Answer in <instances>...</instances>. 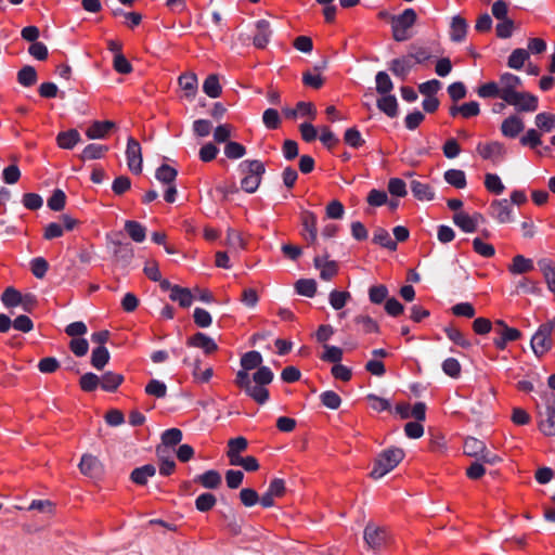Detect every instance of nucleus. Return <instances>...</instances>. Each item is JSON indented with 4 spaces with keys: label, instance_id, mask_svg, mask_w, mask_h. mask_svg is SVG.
Returning a JSON list of instances; mask_svg holds the SVG:
<instances>
[{
    "label": "nucleus",
    "instance_id": "obj_1",
    "mask_svg": "<svg viewBox=\"0 0 555 555\" xmlns=\"http://www.w3.org/2000/svg\"><path fill=\"white\" fill-rule=\"evenodd\" d=\"M273 380V372L268 366H261L253 375V380L248 373L238 371L235 377V385L245 391L258 404H264L269 399L267 385Z\"/></svg>",
    "mask_w": 555,
    "mask_h": 555
},
{
    "label": "nucleus",
    "instance_id": "obj_2",
    "mask_svg": "<svg viewBox=\"0 0 555 555\" xmlns=\"http://www.w3.org/2000/svg\"><path fill=\"white\" fill-rule=\"evenodd\" d=\"M404 452L400 448H390L383 451L375 460L371 477L379 479L390 473L403 460Z\"/></svg>",
    "mask_w": 555,
    "mask_h": 555
},
{
    "label": "nucleus",
    "instance_id": "obj_3",
    "mask_svg": "<svg viewBox=\"0 0 555 555\" xmlns=\"http://www.w3.org/2000/svg\"><path fill=\"white\" fill-rule=\"evenodd\" d=\"M244 178L241 181V188L247 193L257 191L264 173V165L260 160H245L240 165Z\"/></svg>",
    "mask_w": 555,
    "mask_h": 555
},
{
    "label": "nucleus",
    "instance_id": "obj_4",
    "mask_svg": "<svg viewBox=\"0 0 555 555\" xmlns=\"http://www.w3.org/2000/svg\"><path fill=\"white\" fill-rule=\"evenodd\" d=\"M417 18L413 9H405L400 15L390 17L392 37L396 41H405L410 38L409 29L415 24Z\"/></svg>",
    "mask_w": 555,
    "mask_h": 555
},
{
    "label": "nucleus",
    "instance_id": "obj_5",
    "mask_svg": "<svg viewBox=\"0 0 555 555\" xmlns=\"http://www.w3.org/2000/svg\"><path fill=\"white\" fill-rule=\"evenodd\" d=\"M545 402V412H539L541 420L539 421V429L545 436H555V396L545 393L543 396Z\"/></svg>",
    "mask_w": 555,
    "mask_h": 555
},
{
    "label": "nucleus",
    "instance_id": "obj_6",
    "mask_svg": "<svg viewBox=\"0 0 555 555\" xmlns=\"http://www.w3.org/2000/svg\"><path fill=\"white\" fill-rule=\"evenodd\" d=\"M551 335L552 333L548 331V327L541 324L532 336L531 349L537 357L541 358L552 349L553 341Z\"/></svg>",
    "mask_w": 555,
    "mask_h": 555
},
{
    "label": "nucleus",
    "instance_id": "obj_7",
    "mask_svg": "<svg viewBox=\"0 0 555 555\" xmlns=\"http://www.w3.org/2000/svg\"><path fill=\"white\" fill-rule=\"evenodd\" d=\"M126 157L130 171L137 175L141 173L143 163L142 149L140 143L133 138L128 139Z\"/></svg>",
    "mask_w": 555,
    "mask_h": 555
},
{
    "label": "nucleus",
    "instance_id": "obj_8",
    "mask_svg": "<svg viewBox=\"0 0 555 555\" xmlns=\"http://www.w3.org/2000/svg\"><path fill=\"white\" fill-rule=\"evenodd\" d=\"M521 83V79L518 76L511 73L502 74L499 79L501 99L507 103L515 93L519 92L517 89Z\"/></svg>",
    "mask_w": 555,
    "mask_h": 555
},
{
    "label": "nucleus",
    "instance_id": "obj_9",
    "mask_svg": "<svg viewBox=\"0 0 555 555\" xmlns=\"http://www.w3.org/2000/svg\"><path fill=\"white\" fill-rule=\"evenodd\" d=\"M507 104L513 105L518 112H535L539 106V100L529 92L515 93Z\"/></svg>",
    "mask_w": 555,
    "mask_h": 555
},
{
    "label": "nucleus",
    "instance_id": "obj_10",
    "mask_svg": "<svg viewBox=\"0 0 555 555\" xmlns=\"http://www.w3.org/2000/svg\"><path fill=\"white\" fill-rule=\"evenodd\" d=\"M477 152L483 159L498 164L505 155V147L502 143L492 141L488 143H479L477 145Z\"/></svg>",
    "mask_w": 555,
    "mask_h": 555
},
{
    "label": "nucleus",
    "instance_id": "obj_11",
    "mask_svg": "<svg viewBox=\"0 0 555 555\" xmlns=\"http://www.w3.org/2000/svg\"><path fill=\"white\" fill-rule=\"evenodd\" d=\"M453 222L464 232L473 233L476 231L478 224L483 222V216L479 212L468 215L464 211H457L453 216Z\"/></svg>",
    "mask_w": 555,
    "mask_h": 555
},
{
    "label": "nucleus",
    "instance_id": "obj_12",
    "mask_svg": "<svg viewBox=\"0 0 555 555\" xmlns=\"http://www.w3.org/2000/svg\"><path fill=\"white\" fill-rule=\"evenodd\" d=\"M490 216L499 223H508L514 220L513 208L507 199H496L490 205Z\"/></svg>",
    "mask_w": 555,
    "mask_h": 555
},
{
    "label": "nucleus",
    "instance_id": "obj_13",
    "mask_svg": "<svg viewBox=\"0 0 555 555\" xmlns=\"http://www.w3.org/2000/svg\"><path fill=\"white\" fill-rule=\"evenodd\" d=\"M387 533L384 528L374 524H367L364 529V541L371 548H379L385 545Z\"/></svg>",
    "mask_w": 555,
    "mask_h": 555
},
{
    "label": "nucleus",
    "instance_id": "obj_14",
    "mask_svg": "<svg viewBox=\"0 0 555 555\" xmlns=\"http://www.w3.org/2000/svg\"><path fill=\"white\" fill-rule=\"evenodd\" d=\"M115 127V122L111 120H95L87 128L86 135L90 140L105 139Z\"/></svg>",
    "mask_w": 555,
    "mask_h": 555
},
{
    "label": "nucleus",
    "instance_id": "obj_15",
    "mask_svg": "<svg viewBox=\"0 0 555 555\" xmlns=\"http://www.w3.org/2000/svg\"><path fill=\"white\" fill-rule=\"evenodd\" d=\"M188 345L196 348H201L205 353L210 354L217 351L218 346L214 339L204 333H196L189 338Z\"/></svg>",
    "mask_w": 555,
    "mask_h": 555
},
{
    "label": "nucleus",
    "instance_id": "obj_16",
    "mask_svg": "<svg viewBox=\"0 0 555 555\" xmlns=\"http://www.w3.org/2000/svg\"><path fill=\"white\" fill-rule=\"evenodd\" d=\"M80 472L89 477H94L102 472L100 460L91 454H83L79 463Z\"/></svg>",
    "mask_w": 555,
    "mask_h": 555
},
{
    "label": "nucleus",
    "instance_id": "obj_17",
    "mask_svg": "<svg viewBox=\"0 0 555 555\" xmlns=\"http://www.w3.org/2000/svg\"><path fill=\"white\" fill-rule=\"evenodd\" d=\"M508 272L514 275L525 274L534 269L533 260L522 255L513 257L512 262L507 267Z\"/></svg>",
    "mask_w": 555,
    "mask_h": 555
},
{
    "label": "nucleus",
    "instance_id": "obj_18",
    "mask_svg": "<svg viewBox=\"0 0 555 555\" xmlns=\"http://www.w3.org/2000/svg\"><path fill=\"white\" fill-rule=\"evenodd\" d=\"M301 223L304 227L305 233L304 237L309 241L310 244H314L317 242V217L313 212L305 211L301 215Z\"/></svg>",
    "mask_w": 555,
    "mask_h": 555
},
{
    "label": "nucleus",
    "instance_id": "obj_19",
    "mask_svg": "<svg viewBox=\"0 0 555 555\" xmlns=\"http://www.w3.org/2000/svg\"><path fill=\"white\" fill-rule=\"evenodd\" d=\"M522 130V119L516 115L505 118L501 125V132L507 138H516Z\"/></svg>",
    "mask_w": 555,
    "mask_h": 555
},
{
    "label": "nucleus",
    "instance_id": "obj_20",
    "mask_svg": "<svg viewBox=\"0 0 555 555\" xmlns=\"http://www.w3.org/2000/svg\"><path fill=\"white\" fill-rule=\"evenodd\" d=\"M256 35L254 36V46L263 49L270 41V37L272 35V30L270 28V23L268 21L261 20L256 24Z\"/></svg>",
    "mask_w": 555,
    "mask_h": 555
},
{
    "label": "nucleus",
    "instance_id": "obj_21",
    "mask_svg": "<svg viewBox=\"0 0 555 555\" xmlns=\"http://www.w3.org/2000/svg\"><path fill=\"white\" fill-rule=\"evenodd\" d=\"M169 298L177 301L180 307L189 308L193 302V294L189 288L173 285L170 287Z\"/></svg>",
    "mask_w": 555,
    "mask_h": 555
},
{
    "label": "nucleus",
    "instance_id": "obj_22",
    "mask_svg": "<svg viewBox=\"0 0 555 555\" xmlns=\"http://www.w3.org/2000/svg\"><path fill=\"white\" fill-rule=\"evenodd\" d=\"M246 241L238 231L231 228L228 229L224 245L228 247L230 253L237 254L238 251L244 250L246 248Z\"/></svg>",
    "mask_w": 555,
    "mask_h": 555
},
{
    "label": "nucleus",
    "instance_id": "obj_23",
    "mask_svg": "<svg viewBox=\"0 0 555 555\" xmlns=\"http://www.w3.org/2000/svg\"><path fill=\"white\" fill-rule=\"evenodd\" d=\"M314 266L320 270V276L324 281L332 280L338 272L335 261L327 260L320 256L314 258Z\"/></svg>",
    "mask_w": 555,
    "mask_h": 555
},
{
    "label": "nucleus",
    "instance_id": "obj_24",
    "mask_svg": "<svg viewBox=\"0 0 555 555\" xmlns=\"http://www.w3.org/2000/svg\"><path fill=\"white\" fill-rule=\"evenodd\" d=\"M520 337L521 332L515 327H511L503 332H498L496 337L493 339V344L498 349L504 350L508 343L516 341Z\"/></svg>",
    "mask_w": 555,
    "mask_h": 555
},
{
    "label": "nucleus",
    "instance_id": "obj_25",
    "mask_svg": "<svg viewBox=\"0 0 555 555\" xmlns=\"http://www.w3.org/2000/svg\"><path fill=\"white\" fill-rule=\"evenodd\" d=\"M538 264L548 291L555 294V263L550 259H541Z\"/></svg>",
    "mask_w": 555,
    "mask_h": 555
},
{
    "label": "nucleus",
    "instance_id": "obj_26",
    "mask_svg": "<svg viewBox=\"0 0 555 555\" xmlns=\"http://www.w3.org/2000/svg\"><path fill=\"white\" fill-rule=\"evenodd\" d=\"M467 33V23L466 21L456 15L452 18L451 29H450V38L454 42H461L465 39Z\"/></svg>",
    "mask_w": 555,
    "mask_h": 555
},
{
    "label": "nucleus",
    "instance_id": "obj_27",
    "mask_svg": "<svg viewBox=\"0 0 555 555\" xmlns=\"http://www.w3.org/2000/svg\"><path fill=\"white\" fill-rule=\"evenodd\" d=\"M195 482L201 483L206 489H217L221 485L222 478L217 470L210 469L198 475L195 478Z\"/></svg>",
    "mask_w": 555,
    "mask_h": 555
},
{
    "label": "nucleus",
    "instance_id": "obj_28",
    "mask_svg": "<svg viewBox=\"0 0 555 555\" xmlns=\"http://www.w3.org/2000/svg\"><path fill=\"white\" fill-rule=\"evenodd\" d=\"M79 141H80V134L75 129L60 132L56 137L57 145L61 149H66V150L73 149Z\"/></svg>",
    "mask_w": 555,
    "mask_h": 555
},
{
    "label": "nucleus",
    "instance_id": "obj_29",
    "mask_svg": "<svg viewBox=\"0 0 555 555\" xmlns=\"http://www.w3.org/2000/svg\"><path fill=\"white\" fill-rule=\"evenodd\" d=\"M179 86L189 99H193L197 91V77L194 74H183L179 77Z\"/></svg>",
    "mask_w": 555,
    "mask_h": 555
},
{
    "label": "nucleus",
    "instance_id": "obj_30",
    "mask_svg": "<svg viewBox=\"0 0 555 555\" xmlns=\"http://www.w3.org/2000/svg\"><path fill=\"white\" fill-rule=\"evenodd\" d=\"M156 473L154 465L146 464L144 466L133 469L131 473V480L137 485H145L150 477H153Z\"/></svg>",
    "mask_w": 555,
    "mask_h": 555
},
{
    "label": "nucleus",
    "instance_id": "obj_31",
    "mask_svg": "<svg viewBox=\"0 0 555 555\" xmlns=\"http://www.w3.org/2000/svg\"><path fill=\"white\" fill-rule=\"evenodd\" d=\"M107 151L108 146L106 145L91 143L82 150L80 158L82 160L99 159L102 158L107 153Z\"/></svg>",
    "mask_w": 555,
    "mask_h": 555
},
{
    "label": "nucleus",
    "instance_id": "obj_32",
    "mask_svg": "<svg viewBox=\"0 0 555 555\" xmlns=\"http://www.w3.org/2000/svg\"><path fill=\"white\" fill-rule=\"evenodd\" d=\"M411 191L420 201H431L435 196L433 189L428 184L417 180L411 182Z\"/></svg>",
    "mask_w": 555,
    "mask_h": 555
},
{
    "label": "nucleus",
    "instance_id": "obj_33",
    "mask_svg": "<svg viewBox=\"0 0 555 555\" xmlns=\"http://www.w3.org/2000/svg\"><path fill=\"white\" fill-rule=\"evenodd\" d=\"M100 380L103 390L115 391L122 383L124 376L109 371L103 374L102 377H100Z\"/></svg>",
    "mask_w": 555,
    "mask_h": 555
},
{
    "label": "nucleus",
    "instance_id": "obj_34",
    "mask_svg": "<svg viewBox=\"0 0 555 555\" xmlns=\"http://www.w3.org/2000/svg\"><path fill=\"white\" fill-rule=\"evenodd\" d=\"M537 129L542 132H551L555 129V115L551 113H539L534 118Z\"/></svg>",
    "mask_w": 555,
    "mask_h": 555
},
{
    "label": "nucleus",
    "instance_id": "obj_35",
    "mask_svg": "<svg viewBox=\"0 0 555 555\" xmlns=\"http://www.w3.org/2000/svg\"><path fill=\"white\" fill-rule=\"evenodd\" d=\"M444 180L450 185L456 189H464L466 186V175L460 169H449L443 175Z\"/></svg>",
    "mask_w": 555,
    "mask_h": 555
},
{
    "label": "nucleus",
    "instance_id": "obj_36",
    "mask_svg": "<svg viewBox=\"0 0 555 555\" xmlns=\"http://www.w3.org/2000/svg\"><path fill=\"white\" fill-rule=\"evenodd\" d=\"M109 361V352L105 346H98L91 354V364L96 370H102Z\"/></svg>",
    "mask_w": 555,
    "mask_h": 555
},
{
    "label": "nucleus",
    "instance_id": "obj_37",
    "mask_svg": "<svg viewBox=\"0 0 555 555\" xmlns=\"http://www.w3.org/2000/svg\"><path fill=\"white\" fill-rule=\"evenodd\" d=\"M485 446L486 444L483 441L474 437H468L465 439L464 442V453L468 456L476 457L478 460L485 449Z\"/></svg>",
    "mask_w": 555,
    "mask_h": 555
},
{
    "label": "nucleus",
    "instance_id": "obj_38",
    "mask_svg": "<svg viewBox=\"0 0 555 555\" xmlns=\"http://www.w3.org/2000/svg\"><path fill=\"white\" fill-rule=\"evenodd\" d=\"M373 242L390 250H396L397 248V243L391 238L389 232L383 228H377L374 231Z\"/></svg>",
    "mask_w": 555,
    "mask_h": 555
},
{
    "label": "nucleus",
    "instance_id": "obj_39",
    "mask_svg": "<svg viewBox=\"0 0 555 555\" xmlns=\"http://www.w3.org/2000/svg\"><path fill=\"white\" fill-rule=\"evenodd\" d=\"M262 363V357L261 354L258 352V351H249V352H246L242 358H241V365H242V370L241 371H245L246 373L250 370H254L256 367H261Z\"/></svg>",
    "mask_w": 555,
    "mask_h": 555
},
{
    "label": "nucleus",
    "instance_id": "obj_40",
    "mask_svg": "<svg viewBox=\"0 0 555 555\" xmlns=\"http://www.w3.org/2000/svg\"><path fill=\"white\" fill-rule=\"evenodd\" d=\"M125 230L127 231L128 235L137 243H141L145 240L146 230L141 223L137 221H126Z\"/></svg>",
    "mask_w": 555,
    "mask_h": 555
},
{
    "label": "nucleus",
    "instance_id": "obj_41",
    "mask_svg": "<svg viewBox=\"0 0 555 555\" xmlns=\"http://www.w3.org/2000/svg\"><path fill=\"white\" fill-rule=\"evenodd\" d=\"M203 91L209 96V98H218L221 94L222 88L219 82V78L217 75H209L204 83H203Z\"/></svg>",
    "mask_w": 555,
    "mask_h": 555
},
{
    "label": "nucleus",
    "instance_id": "obj_42",
    "mask_svg": "<svg viewBox=\"0 0 555 555\" xmlns=\"http://www.w3.org/2000/svg\"><path fill=\"white\" fill-rule=\"evenodd\" d=\"M377 107L389 117H395L398 113L397 99L393 95H385L377 101Z\"/></svg>",
    "mask_w": 555,
    "mask_h": 555
},
{
    "label": "nucleus",
    "instance_id": "obj_43",
    "mask_svg": "<svg viewBox=\"0 0 555 555\" xmlns=\"http://www.w3.org/2000/svg\"><path fill=\"white\" fill-rule=\"evenodd\" d=\"M177 175V170L169 165H162L155 172L156 179L165 185L175 183Z\"/></svg>",
    "mask_w": 555,
    "mask_h": 555
},
{
    "label": "nucleus",
    "instance_id": "obj_44",
    "mask_svg": "<svg viewBox=\"0 0 555 555\" xmlns=\"http://www.w3.org/2000/svg\"><path fill=\"white\" fill-rule=\"evenodd\" d=\"M354 323L359 326V328L365 333H378L379 326L375 320H373L369 315L360 314L354 318Z\"/></svg>",
    "mask_w": 555,
    "mask_h": 555
},
{
    "label": "nucleus",
    "instance_id": "obj_45",
    "mask_svg": "<svg viewBox=\"0 0 555 555\" xmlns=\"http://www.w3.org/2000/svg\"><path fill=\"white\" fill-rule=\"evenodd\" d=\"M298 294L307 297H313L317 293V282L312 279H301L295 284Z\"/></svg>",
    "mask_w": 555,
    "mask_h": 555
},
{
    "label": "nucleus",
    "instance_id": "obj_46",
    "mask_svg": "<svg viewBox=\"0 0 555 555\" xmlns=\"http://www.w3.org/2000/svg\"><path fill=\"white\" fill-rule=\"evenodd\" d=\"M529 59V52L525 49H516L508 57L507 65L514 69H520Z\"/></svg>",
    "mask_w": 555,
    "mask_h": 555
},
{
    "label": "nucleus",
    "instance_id": "obj_47",
    "mask_svg": "<svg viewBox=\"0 0 555 555\" xmlns=\"http://www.w3.org/2000/svg\"><path fill=\"white\" fill-rule=\"evenodd\" d=\"M444 332L450 340L461 346L462 348H469L472 346L470 341L459 328L450 325L444 328Z\"/></svg>",
    "mask_w": 555,
    "mask_h": 555
},
{
    "label": "nucleus",
    "instance_id": "obj_48",
    "mask_svg": "<svg viewBox=\"0 0 555 555\" xmlns=\"http://www.w3.org/2000/svg\"><path fill=\"white\" fill-rule=\"evenodd\" d=\"M412 64L408 57L395 59L391 61L390 70L398 77L404 78L410 72Z\"/></svg>",
    "mask_w": 555,
    "mask_h": 555
},
{
    "label": "nucleus",
    "instance_id": "obj_49",
    "mask_svg": "<svg viewBox=\"0 0 555 555\" xmlns=\"http://www.w3.org/2000/svg\"><path fill=\"white\" fill-rule=\"evenodd\" d=\"M1 300L7 307H16L21 302H24L21 293L13 287L5 288L1 296Z\"/></svg>",
    "mask_w": 555,
    "mask_h": 555
},
{
    "label": "nucleus",
    "instance_id": "obj_50",
    "mask_svg": "<svg viewBox=\"0 0 555 555\" xmlns=\"http://www.w3.org/2000/svg\"><path fill=\"white\" fill-rule=\"evenodd\" d=\"M350 297H351V295L348 292H341V291L334 289L330 293L328 299H330L331 306L335 310H340L346 306V304L350 299Z\"/></svg>",
    "mask_w": 555,
    "mask_h": 555
},
{
    "label": "nucleus",
    "instance_id": "obj_51",
    "mask_svg": "<svg viewBox=\"0 0 555 555\" xmlns=\"http://www.w3.org/2000/svg\"><path fill=\"white\" fill-rule=\"evenodd\" d=\"M485 186L489 192L494 193L496 195L503 193L505 189L500 177L495 173H487L485 176Z\"/></svg>",
    "mask_w": 555,
    "mask_h": 555
},
{
    "label": "nucleus",
    "instance_id": "obj_52",
    "mask_svg": "<svg viewBox=\"0 0 555 555\" xmlns=\"http://www.w3.org/2000/svg\"><path fill=\"white\" fill-rule=\"evenodd\" d=\"M181 440L182 431L178 428L167 429L162 435L163 446L166 448L177 446L178 443L181 442Z\"/></svg>",
    "mask_w": 555,
    "mask_h": 555
},
{
    "label": "nucleus",
    "instance_id": "obj_53",
    "mask_svg": "<svg viewBox=\"0 0 555 555\" xmlns=\"http://www.w3.org/2000/svg\"><path fill=\"white\" fill-rule=\"evenodd\" d=\"M320 400L322 404L331 410H337L341 404V399L333 390L324 391L320 395Z\"/></svg>",
    "mask_w": 555,
    "mask_h": 555
},
{
    "label": "nucleus",
    "instance_id": "obj_54",
    "mask_svg": "<svg viewBox=\"0 0 555 555\" xmlns=\"http://www.w3.org/2000/svg\"><path fill=\"white\" fill-rule=\"evenodd\" d=\"M37 81V73L33 66H25L18 72V82L25 87H30Z\"/></svg>",
    "mask_w": 555,
    "mask_h": 555
},
{
    "label": "nucleus",
    "instance_id": "obj_55",
    "mask_svg": "<svg viewBox=\"0 0 555 555\" xmlns=\"http://www.w3.org/2000/svg\"><path fill=\"white\" fill-rule=\"evenodd\" d=\"M79 385L82 390L90 392L101 386V380L94 373H86L80 377Z\"/></svg>",
    "mask_w": 555,
    "mask_h": 555
},
{
    "label": "nucleus",
    "instance_id": "obj_56",
    "mask_svg": "<svg viewBox=\"0 0 555 555\" xmlns=\"http://www.w3.org/2000/svg\"><path fill=\"white\" fill-rule=\"evenodd\" d=\"M520 143L524 146H529L531 149H535L539 146L541 141V132L538 129H529L521 138Z\"/></svg>",
    "mask_w": 555,
    "mask_h": 555
},
{
    "label": "nucleus",
    "instance_id": "obj_57",
    "mask_svg": "<svg viewBox=\"0 0 555 555\" xmlns=\"http://www.w3.org/2000/svg\"><path fill=\"white\" fill-rule=\"evenodd\" d=\"M344 141L353 149H358L364 144V140L357 128H349L345 131Z\"/></svg>",
    "mask_w": 555,
    "mask_h": 555
},
{
    "label": "nucleus",
    "instance_id": "obj_58",
    "mask_svg": "<svg viewBox=\"0 0 555 555\" xmlns=\"http://www.w3.org/2000/svg\"><path fill=\"white\" fill-rule=\"evenodd\" d=\"M477 93L480 98H485V99L496 98V96L501 99L499 82H494V81H490L485 85H481L478 88Z\"/></svg>",
    "mask_w": 555,
    "mask_h": 555
},
{
    "label": "nucleus",
    "instance_id": "obj_59",
    "mask_svg": "<svg viewBox=\"0 0 555 555\" xmlns=\"http://www.w3.org/2000/svg\"><path fill=\"white\" fill-rule=\"evenodd\" d=\"M321 359L337 364L343 359V350L336 346L324 345V353Z\"/></svg>",
    "mask_w": 555,
    "mask_h": 555
},
{
    "label": "nucleus",
    "instance_id": "obj_60",
    "mask_svg": "<svg viewBox=\"0 0 555 555\" xmlns=\"http://www.w3.org/2000/svg\"><path fill=\"white\" fill-rule=\"evenodd\" d=\"M216 496L211 493H203L195 500V506L199 512H207L216 505Z\"/></svg>",
    "mask_w": 555,
    "mask_h": 555
},
{
    "label": "nucleus",
    "instance_id": "obj_61",
    "mask_svg": "<svg viewBox=\"0 0 555 555\" xmlns=\"http://www.w3.org/2000/svg\"><path fill=\"white\" fill-rule=\"evenodd\" d=\"M393 88L392 81L387 73L378 72L376 75V90L378 93L386 94Z\"/></svg>",
    "mask_w": 555,
    "mask_h": 555
},
{
    "label": "nucleus",
    "instance_id": "obj_62",
    "mask_svg": "<svg viewBox=\"0 0 555 555\" xmlns=\"http://www.w3.org/2000/svg\"><path fill=\"white\" fill-rule=\"evenodd\" d=\"M145 392L156 398H164L167 393V386L157 379H152L145 387Z\"/></svg>",
    "mask_w": 555,
    "mask_h": 555
},
{
    "label": "nucleus",
    "instance_id": "obj_63",
    "mask_svg": "<svg viewBox=\"0 0 555 555\" xmlns=\"http://www.w3.org/2000/svg\"><path fill=\"white\" fill-rule=\"evenodd\" d=\"M245 147L241 143L234 141L228 142L224 147V154L230 159L241 158L245 155Z\"/></svg>",
    "mask_w": 555,
    "mask_h": 555
},
{
    "label": "nucleus",
    "instance_id": "obj_64",
    "mask_svg": "<svg viewBox=\"0 0 555 555\" xmlns=\"http://www.w3.org/2000/svg\"><path fill=\"white\" fill-rule=\"evenodd\" d=\"M66 195L62 190H55L51 197L48 199V207L54 211H60L64 208Z\"/></svg>",
    "mask_w": 555,
    "mask_h": 555
}]
</instances>
